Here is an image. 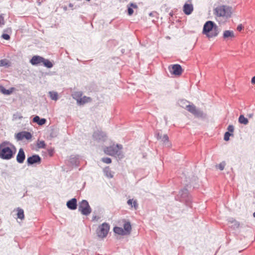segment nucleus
Returning <instances> with one entry per match:
<instances>
[{
    "mask_svg": "<svg viewBox=\"0 0 255 255\" xmlns=\"http://www.w3.org/2000/svg\"><path fill=\"white\" fill-rule=\"evenodd\" d=\"M15 147L8 141H3L0 144V157L8 160L12 158L15 154Z\"/></svg>",
    "mask_w": 255,
    "mask_h": 255,
    "instance_id": "1",
    "label": "nucleus"
},
{
    "mask_svg": "<svg viewBox=\"0 0 255 255\" xmlns=\"http://www.w3.org/2000/svg\"><path fill=\"white\" fill-rule=\"evenodd\" d=\"M218 26L212 21H207L204 25L202 33L208 38L216 37L219 34Z\"/></svg>",
    "mask_w": 255,
    "mask_h": 255,
    "instance_id": "2",
    "label": "nucleus"
},
{
    "mask_svg": "<svg viewBox=\"0 0 255 255\" xmlns=\"http://www.w3.org/2000/svg\"><path fill=\"white\" fill-rule=\"evenodd\" d=\"M232 12L233 10L231 7L224 5L219 6L214 9V14L216 16L225 18L230 17Z\"/></svg>",
    "mask_w": 255,
    "mask_h": 255,
    "instance_id": "3",
    "label": "nucleus"
},
{
    "mask_svg": "<svg viewBox=\"0 0 255 255\" xmlns=\"http://www.w3.org/2000/svg\"><path fill=\"white\" fill-rule=\"evenodd\" d=\"M123 146L121 144H113L112 145L106 147L105 148L104 152L109 155L111 156H118L119 157H122L121 149Z\"/></svg>",
    "mask_w": 255,
    "mask_h": 255,
    "instance_id": "4",
    "label": "nucleus"
},
{
    "mask_svg": "<svg viewBox=\"0 0 255 255\" xmlns=\"http://www.w3.org/2000/svg\"><path fill=\"white\" fill-rule=\"evenodd\" d=\"M74 99L76 100L78 105H83L86 103H90L92 99L89 97L83 96V93L81 91L75 92L72 95Z\"/></svg>",
    "mask_w": 255,
    "mask_h": 255,
    "instance_id": "5",
    "label": "nucleus"
},
{
    "mask_svg": "<svg viewBox=\"0 0 255 255\" xmlns=\"http://www.w3.org/2000/svg\"><path fill=\"white\" fill-rule=\"evenodd\" d=\"M110 225L106 223L100 225L97 230L98 237L101 239L106 238L110 230Z\"/></svg>",
    "mask_w": 255,
    "mask_h": 255,
    "instance_id": "6",
    "label": "nucleus"
},
{
    "mask_svg": "<svg viewBox=\"0 0 255 255\" xmlns=\"http://www.w3.org/2000/svg\"><path fill=\"white\" fill-rule=\"evenodd\" d=\"M79 210L85 215H88L91 212V209L86 200H83L79 203Z\"/></svg>",
    "mask_w": 255,
    "mask_h": 255,
    "instance_id": "7",
    "label": "nucleus"
},
{
    "mask_svg": "<svg viewBox=\"0 0 255 255\" xmlns=\"http://www.w3.org/2000/svg\"><path fill=\"white\" fill-rule=\"evenodd\" d=\"M185 109L196 117L202 118L203 116V112L198 109L193 104L187 105Z\"/></svg>",
    "mask_w": 255,
    "mask_h": 255,
    "instance_id": "8",
    "label": "nucleus"
},
{
    "mask_svg": "<svg viewBox=\"0 0 255 255\" xmlns=\"http://www.w3.org/2000/svg\"><path fill=\"white\" fill-rule=\"evenodd\" d=\"M170 73L175 76H180L183 72L182 68L179 64H174L169 67Z\"/></svg>",
    "mask_w": 255,
    "mask_h": 255,
    "instance_id": "9",
    "label": "nucleus"
},
{
    "mask_svg": "<svg viewBox=\"0 0 255 255\" xmlns=\"http://www.w3.org/2000/svg\"><path fill=\"white\" fill-rule=\"evenodd\" d=\"M32 135L31 133L27 131H22L18 132L16 135V138L18 140H22L24 138L29 139L31 138Z\"/></svg>",
    "mask_w": 255,
    "mask_h": 255,
    "instance_id": "10",
    "label": "nucleus"
},
{
    "mask_svg": "<svg viewBox=\"0 0 255 255\" xmlns=\"http://www.w3.org/2000/svg\"><path fill=\"white\" fill-rule=\"evenodd\" d=\"M41 158L38 155H34L29 157L27 158V163L29 164H33L34 163H40Z\"/></svg>",
    "mask_w": 255,
    "mask_h": 255,
    "instance_id": "11",
    "label": "nucleus"
},
{
    "mask_svg": "<svg viewBox=\"0 0 255 255\" xmlns=\"http://www.w3.org/2000/svg\"><path fill=\"white\" fill-rule=\"evenodd\" d=\"M25 158V153L22 148H20L16 156V160L19 163L23 162Z\"/></svg>",
    "mask_w": 255,
    "mask_h": 255,
    "instance_id": "12",
    "label": "nucleus"
},
{
    "mask_svg": "<svg viewBox=\"0 0 255 255\" xmlns=\"http://www.w3.org/2000/svg\"><path fill=\"white\" fill-rule=\"evenodd\" d=\"M183 11L187 14H190L193 10V6L192 4L185 3L183 6Z\"/></svg>",
    "mask_w": 255,
    "mask_h": 255,
    "instance_id": "13",
    "label": "nucleus"
},
{
    "mask_svg": "<svg viewBox=\"0 0 255 255\" xmlns=\"http://www.w3.org/2000/svg\"><path fill=\"white\" fill-rule=\"evenodd\" d=\"M44 60V58L39 56H34L32 57L30 62L32 65H37L42 63V61Z\"/></svg>",
    "mask_w": 255,
    "mask_h": 255,
    "instance_id": "14",
    "label": "nucleus"
},
{
    "mask_svg": "<svg viewBox=\"0 0 255 255\" xmlns=\"http://www.w3.org/2000/svg\"><path fill=\"white\" fill-rule=\"evenodd\" d=\"M67 206L68 208L71 210H75L77 208V200L73 198L67 202Z\"/></svg>",
    "mask_w": 255,
    "mask_h": 255,
    "instance_id": "15",
    "label": "nucleus"
},
{
    "mask_svg": "<svg viewBox=\"0 0 255 255\" xmlns=\"http://www.w3.org/2000/svg\"><path fill=\"white\" fill-rule=\"evenodd\" d=\"M235 37V34L233 31L225 30L223 33V38L225 39H232Z\"/></svg>",
    "mask_w": 255,
    "mask_h": 255,
    "instance_id": "16",
    "label": "nucleus"
},
{
    "mask_svg": "<svg viewBox=\"0 0 255 255\" xmlns=\"http://www.w3.org/2000/svg\"><path fill=\"white\" fill-rule=\"evenodd\" d=\"M33 122L34 123H36L39 126H42L46 123V120L44 118L40 119L39 116H36L33 118Z\"/></svg>",
    "mask_w": 255,
    "mask_h": 255,
    "instance_id": "17",
    "label": "nucleus"
},
{
    "mask_svg": "<svg viewBox=\"0 0 255 255\" xmlns=\"http://www.w3.org/2000/svg\"><path fill=\"white\" fill-rule=\"evenodd\" d=\"M13 90L14 88H11L8 90H6L3 87L0 86V92L4 95H9L12 93Z\"/></svg>",
    "mask_w": 255,
    "mask_h": 255,
    "instance_id": "18",
    "label": "nucleus"
},
{
    "mask_svg": "<svg viewBox=\"0 0 255 255\" xmlns=\"http://www.w3.org/2000/svg\"><path fill=\"white\" fill-rule=\"evenodd\" d=\"M124 231H125V233L127 235H128L130 234L131 227L130 224L129 222H125V224L124 225Z\"/></svg>",
    "mask_w": 255,
    "mask_h": 255,
    "instance_id": "19",
    "label": "nucleus"
},
{
    "mask_svg": "<svg viewBox=\"0 0 255 255\" xmlns=\"http://www.w3.org/2000/svg\"><path fill=\"white\" fill-rule=\"evenodd\" d=\"M114 231L116 234L120 235H127L125 233V231L121 227H116L114 228Z\"/></svg>",
    "mask_w": 255,
    "mask_h": 255,
    "instance_id": "20",
    "label": "nucleus"
},
{
    "mask_svg": "<svg viewBox=\"0 0 255 255\" xmlns=\"http://www.w3.org/2000/svg\"><path fill=\"white\" fill-rule=\"evenodd\" d=\"M157 137L158 139H160L161 141L164 143H166L168 142L169 138L167 134H164L163 136L160 135L159 133L157 135Z\"/></svg>",
    "mask_w": 255,
    "mask_h": 255,
    "instance_id": "21",
    "label": "nucleus"
},
{
    "mask_svg": "<svg viewBox=\"0 0 255 255\" xmlns=\"http://www.w3.org/2000/svg\"><path fill=\"white\" fill-rule=\"evenodd\" d=\"M17 218L20 219V220H23L24 218V211L23 209L18 208L17 209Z\"/></svg>",
    "mask_w": 255,
    "mask_h": 255,
    "instance_id": "22",
    "label": "nucleus"
},
{
    "mask_svg": "<svg viewBox=\"0 0 255 255\" xmlns=\"http://www.w3.org/2000/svg\"><path fill=\"white\" fill-rule=\"evenodd\" d=\"M239 122L240 124L247 125L249 123V121L247 118H245L244 115H240L239 118Z\"/></svg>",
    "mask_w": 255,
    "mask_h": 255,
    "instance_id": "23",
    "label": "nucleus"
},
{
    "mask_svg": "<svg viewBox=\"0 0 255 255\" xmlns=\"http://www.w3.org/2000/svg\"><path fill=\"white\" fill-rule=\"evenodd\" d=\"M127 203L128 205L131 206V207H133L134 209H136L138 207V204L136 200H133V199H129Z\"/></svg>",
    "mask_w": 255,
    "mask_h": 255,
    "instance_id": "24",
    "label": "nucleus"
},
{
    "mask_svg": "<svg viewBox=\"0 0 255 255\" xmlns=\"http://www.w3.org/2000/svg\"><path fill=\"white\" fill-rule=\"evenodd\" d=\"M104 172L106 176L109 178L113 177V173L109 167H106L104 169Z\"/></svg>",
    "mask_w": 255,
    "mask_h": 255,
    "instance_id": "25",
    "label": "nucleus"
},
{
    "mask_svg": "<svg viewBox=\"0 0 255 255\" xmlns=\"http://www.w3.org/2000/svg\"><path fill=\"white\" fill-rule=\"evenodd\" d=\"M42 63L45 67L49 68H50L53 66V64L51 61H50L48 59H45L44 58V60L42 61Z\"/></svg>",
    "mask_w": 255,
    "mask_h": 255,
    "instance_id": "26",
    "label": "nucleus"
},
{
    "mask_svg": "<svg viewBox=\"0 0 255 255\" xmlns=\"http://www.w3.org/2000/svg\"><path fill=\"white\" fill-rule=\"evenodd\" d=\"M49 95L52 100L56 101L58 99V96L57 92L53 91L49 92Z\"/></svg>",
    "mask_w": 255,
    "mask_h": 255,
    "instance_id": "27",
    "label": "nucleus"
},
{
    "mask_svg": "<svg viewBox=\"0 0 255 255\" xmlns=\"http://www.w3.org/2000/svg\"><path fill=\"white\" fill-rule=\"evenodd\" d=\"M9 62L6 59H2L0 60V67L2 66H9Z\"/></svg>",
    "mask_w": 255,
    "mask_h": 255,
    "instance_id": "28",
    "label": "nucleus"
},
{
    "mask_svg": "<svg viewBox=\"0 0 255 255\" xmlns=\"http://www.w3.org/2000/svg\"><path fill=\"white\" fill-rule=\"evenodd\" d=\"M225 166L226 162L225 161H223L218 165H216V167L217 168H219L220 170H223L224 169Z\"/></svg>",
    "mask_w": 255,
    "mask_h": 255,
    "instance_id": "29",
    "label": "nucleus"
},
{
    "mask_svg": "<svg viewBox=\"0 0 255 255\" xmlns=\"http://www.w3.org/2000/svg\"><path fill=\"white\" fill-rule=\"evenodd\" d=\"M38 148H44L45 147V142L43 140L38 141L37 143Z\"/></svg>",
    "mask_w": 255,
    "mask_h": 255,
    "instance_id": "30",
    "label": "nucleus"
},
{
    "mask_svg": "<svg viewBox=\"0 0 255 255\" xmlns=\"http://www.w3.org/2000/svg\"><path fill=\"white\" fill-rule=\"evenodd\" d=\"M233 135V133H231L229 132H226L224 137V140L225 141H228L230 139V136Z\"/></svg>",
    "mask_w": 255,
    "mask_h": 255,
    "instance_id": "31",
    "label": "nucleus"
},
{
    "mask_svg": "<svg viewBox=\"0 0 255 255\" xmlns=\"http://www.w3.org/2000/svg\"><path fill=\"white\" fill-rule=\"evenodd\" d=\"M102 161L107 164H110L112 162V160L109 157H104L102 158Z\"/></svg>",
    "mask_w": 255,
    "mask_h": 255,
    "instance_id": "32",
    "label": "nucleus"
},
{
    "mask_svg": "<svg viewBox=\"0 0 255 255\" xmlns=\"http://www.w3.org/2000/svg\"><path fill=\"white\" fill-rule=\"evenodd\" d=\"M228 132H229L231 133H233L234 131V127L233 125H229L228 127Z\"/></svg>",
    "mask_w": 255,
    "mask_h": 255,
    "instance_id": "33",
    "label": "nucleus"
},
{
    "mask_svg": "<svg viewBox=\"0 0 255 255\" xmlns=\"http://www.w3.org/2000/svg\"><path fill=\"white\" fill-rule=\"evenodd\" d=\"M2 37L5 40H9L10 38L9 35L7 34H3L2 35Z\"/></svg>",
    "mask_w": 255,
    "mask_h": 255,
    "instance_id": "34",
    "label": "nucleus"
},
{
    "mask_svg": "<svg viewBox=\"0 0 255 255\" xmlns=\"http://www.w3.org/2000/svg\"><path fill=\"white\" fill-rule=\"evenodd\" d=\"M133 10L131 7H128V14L129 15H131L133 14Z\"/></svg>",
    "mask_w": 255,
    "mask_h": 255,
    "instance_id": "35",
    "label": "nucleus"
},
{
    "mask_svg": "<svg viewBox=\"0 0 255 255\" xmlns=\"http://www.w3.org/2000/svg\"><path fill=\"white\" fill-rule=\"evenodd\" d=\"M130 7L132 8H137V6L136 5V4L132 3L130 4Z\"/></svg>",
    "mask_w": 255,
    "mask_h": 255,
    "instance_id": "36",
    "label": "nucleus"
},
{
    "mask_svg": "<svg viewBox=\"0 0 255 255\" xmlns=\"http://www.w3.org/2000/svg\"><path fill=\"white\" fill-rule=\"evenodd\" d=\"M243 26L241 24V25H239L237 27V30H239V31H241L243 29Z\"/></svg>",
    "mask_w": 255,
    "mask_h": 255,
    "instance_id": "37",
    "label": "nucleus"
},
{
    "mask_svg": "<svg viewBox=\"0 0 255 255\" xmlns=\"http://www.w3.org/2000/svg\"><path fill=\"white\" fill-rule=\"evenodd\" d=\"M251 83L252 84H255V76L252 78Z\"/></svg>",
    "mask_w": 255,
    "mask_h": 255,
    "instance_id": "38",
    "label": "nucleus"
},
{
    "mask_svg": "<svg viewBox=\"0 0 255 255\" xmlns=\"http://www.w3.org/2000/svg\"><path fill=\"white\" fill-rule=\"evenodd\" d=\"M253 116V114H252L248 115V117L249 118H252Z\"/></svg>",
    "mask_w": 255,
    "mask_h": 255,
    "instance_id": "39",
    "label": "nucleus"
},
{
    "mask_svg": "<svg viewBox=\"0 0 255 255\" xmlns=\"http://www.w3.org/2000/svg\"><path fill=\"white\" fill-rule=\"evenodd\" d=\"M37 2L38 3L39 5L41 4V2L39 1V0H37Z\"/></svg>",
    "mask_w": 255,
    "mask_h": 255,
    "instance_id": "40",
    "label": "nucleus"
},
{
    "mask_svg": "<svg viewBox=\"0 0 255 255\" xmlns=\"http://www.w3.org/2000/svg\"><path fill=\"white\" fill-rule=\"evenodd\" d=\"M69 6H70V7H72V6H73V4H71V3H70V4H69Z\"/></svg>",
    "mask_w": 255,
    "mask_h": 255,
    "instance_id": "41",
    "label": "nucleus"
},
{
    "mask_svg": "<svg viewBox=\"0 0 255 255\" xmlns=\"http://www.w3.org/2000/svg\"><path fill=\"white\" fill-rule=\"evenodd\" d=\"M254 217H255V212L254 213Z\"/></svg>",
    "mask_w": 255,
    "mask_h": 255,
    "instance_id": "42",
    "label": "nucleus"
},
{
    "mask_svg": "<svg viewBox=\"0 0 255 255\" xmlns=\"http://www.w3.org/2000/svg\"><path fill=\"white\" fill-rule=\"evenodd\" d=\"M87 1H90V0H87Z\"/></svg>",
    "mask_w": 255,
    "mask_h": 255,
    "instance_id": "43",
    "label": "nucleus"
}]
</instances>
